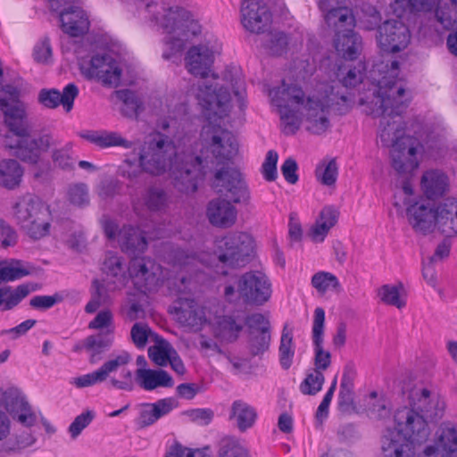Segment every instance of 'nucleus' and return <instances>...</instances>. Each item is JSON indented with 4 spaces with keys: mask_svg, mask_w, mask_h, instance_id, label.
Instances as JSON below:
<instances>
[{
    "mask_svg": "<svg viewBox=\"0 0 457 457\" xmlns=\"http://www.w3.org/2000/svg\"><path fill=\"white\" fill-rule=\"evenodd\" d=\"M32 269L19 260H12L0 268V282H9L31 274Z\"/></svg>",
    "mask_w": 457,
    "mask_h": 457,
    "instance_id": "48",
    "label": "nucleus"
},
{
    "mask_svg": "<svg viewBox=\"0 0 457 457\" xmlns=\"http://www.w3.org/2000/svg\"><path fill=\"white\" fill-rule=\"evenodd\" d=\"M270 332L249 333L248 349L253 356H259L269 350L270 345Z\"/></svg>",
    "mask_w": 457,
    "mask_h": 457,
    "instance_id": "52",
    "label": "nucleus"
},
{
    "mask_svg": "<svg viewBox=\"0 0 457 457\" xmlns=\"http://www.w3.org/2000/svg\"><path fill=\"white\" fill-rule=\"evenodd\" d=\"M219 457H248V455L238 440L227 436L220 440Z\"/></svg>",
    "mask_w": 457,
    "mask_h": 457,
    "instance_id": "55",
    "label": "nucleus"
},
{
    "mask_svg": "<svg viewBox=\"0 0 457 457\" xmlns=\"http://www.w3.org/2000/svg\"><path fill=\"white\" fill-rule=\"evenodd\" d=\"M62 300L63 297L59 293L53 295H35L29 300V305L36 310L46 311Z\"/></svg>",
    "mask_w": 457,
    "mask_h": 457,
    "instance_id": "59",
    "label": "nucleus"
},
{
    "mask_svg": "<svg viewBox=\"0 0 457 457\" xmlns=\"http://www.w3.org/2000/svg\"><path fill=\"white\" fill-rule=\"evenodd\" d=\"M253 238L245 232H231L220 239L216 240V250L213 260L207 261L195 255H188L184 251H178L176 254L178 264L187 272L198 271V263L212 267L213 262H219L224 266H244L253 253Z\"/></svg>",
    "mask_w": 457,
    "mask_h": 457,
    "instance_id": "7",
    "label": "nucleus"
},
{
    "mask_svg": "<svg viewBox=\"0 0 457 457\" xmlns=\"http://www.w3.org/2000/svg\"><path fill=\"white\" fill-rule=\"evenodd\" d=\"M386 74L378 80V88L374 94V107L369 113L380 116L378 137L386 147H392V166L399 174H410L419 166L417 151L419 141L404 136V123L401 113L406 108L409 98L405 93V83L398 78L399 62L392 61Z\"/></svg>",
    "mask_w": 457,
    "mask_h": 457,
    "instance_id": "1",
    "label": "nucleus"
},
{
    "mask_svg": "<svg viewBox=\"0 0 457 457\" xmlns=\"http://www.w3.org/2000/svg\"><path fill=\"white\" fill-rule=\"evenodd\" d=\"M354 19L355 26L357 25L361 29L367 31L376 30L377 32L378 27L385 21L378 7L369 3H362L356 8Z\"/></svg>",
    "mask_w": 457,
    "mask_h": 457,
    "instance_id": "37",
    "label": "nucleus"
},
{
    "mask_svg": "<svg viewBox=\"0 0 457 457\" xmlns=\"http://www.w3.org/2000/svg\"><path fill=\"white\" fill-rule=\"evenodd\" d=\"M210 448L206 447L202 450H191L187 447H183L181 445H174L170 451L166 454L165 457H211L208 453Z\"/></svg>",
    "mask_w": 457,
    "mask_h": 457,
    "instance_id": "64",
    "label": "nucleus"
},
{
    "mask_svg": "<svg viewBox=\"0 0 457 457\" xmlns=\"http://www.w3.org/2000/svg\"><path fill=\"white\" fill-rule=\"evenodd\" d=\"M436 228L446 237L457 236V199H446L437 206Z\"/></svg>",
    "mask_w": 457,
    "mask_h": 457,
    "instance_id": "32",
    "label": "nucleus"
},
{
    "mask_svg": "<svg viewBox=\"0 0 457 457\" xmlns=\"http://www.w3.org/2000/svg\"><path fill=\"white\" fill-rule=\"evenodd\" d=\"M337 165L335 159L324 161L316 168V177L323 185L332 186L337 178Z\"/></svg>",
    "mask_w": 457,
    "mask_h": 457,
    "instance_id": "53",
    "label": "nucleus"
},
{
    "mask_svg": "<svg viewBox=\"0 0 457 457\" xmlns=\"http://www.w3.org/2000/svg\"><path fill=\"white\" fill-rule=\"evenodd\" d=\"M121 71L120 63L111 55L96 54L91 58L86 74L89 78L97 79L104 86L116 87L120 83Z\"/></svg>",
    "mask_w": 457,
    "mask_h": 457,
    "instance_id": "19",
    "label": "nucleus"
},
{
    "mask_svg": "<svg viewBox=\"0 0 457 457\" xmlns=\"http://www.w3.org/2000/svg\"><path fill=\"white\" fill-rule=\"evenodd\" d=\"M206 214L212 225L219 228H229L237 220V211L229 201L216 198L209 202Z\"/></svg>",
    "mask_w": 457,
    "mask_h": 457,
    "instance_id": "28",
    "label": "nucleus"
},
{
    "mask_svg": "<svg viewBox=\"0 0 457 457\" xmlns=\"http://www.w3.org/2000/svg\"><path fill=\"white\" fill-rule=\"evenodd\" d=\"M410 40V29L399 18L386 19L376 32L378 46L387 53L402 51L407 47Z\"/></svg>",
    "mask_w": 457,
    "mask_h": 457,
    "instance_id": "13",
    "label": "nucleus"
},
{
    "mask_svg": "<svg viewBox=\"0 0 457 457\" xmlns=\"http://www.w3.org/2000/svg\"><path fill=\"white\" fill-rule=\"evenodd\" d=\"M41 214H37L34 219L21 228L32 239L38 240L46 237L51 228V213L49 207L45 205L41 209Z\"/></svg>",
    "mask_w": 457,
    "mask_h": 457,
    "instance_id": "44",
    "label": "nucleus"
},
{
    "mask_svg": "<svg viewBox=\"0 0 457 457\" xmlns=\"http://www.w3.org/2000/svg\"><path fill=\"white\" fill-rule=\"evenodd\" d=\"M381 451L385 457H415V445L396 428H387L381 437Z\"/></svg>",
    "mask_w": 457,
    "mask_h": 457,
    "instance_id": "24",
    "label": "nucleus"
},
{
    "mask_svg": "<svg viewBox=\"0 0 457 457\" xmlns=\"http://www.w3.org/2000/svg\"><path fill=\"white\" fill-rule=\"evenodd\" d=\"M202 137L204 149L199 156L203 162L204 174L199 179L207 172L209 162L223 165L214 174V187L235 204H247L250 193L242 174L238 170L226 166L237 152L235 136L227 129L207 127L204 128Z\"/></svg>",
    "mask_w": 457,
    "mask_h": 457,
    "instance_id": "4",
    "label": "nucleus"
},
{
    "mask_svg": "<svg viewBox=\"0 0 457 457\" xmlns=\"http://www.w3.org/2000/svg\"><path fill=\"white\" fill-rule=\"evenodd\" d=\"M130 361L131 355L126 351H121L116 355L112 354V357L104 361L96 370L73 378L71 384L77 388H84L100 384L105 381L110 374L116 372L120 367L126 366Z\"/></svg>",
    "mask_w": 457,
    "mask_h": 457,
    "instance_id": "17",
    "label": "nucleus"
},
{
    "mask_svg": "<svg viewBox=\"0 0 457 457\" xmlns=\"http://www.w3.org/2000/svg\"><path fill=\"white\" fill-rule=\"evenodd\" d=\"M268 42L270 53L274 55H281L287 49L288 38L283 32H275L269 36Z\"/></svg>",
    "mask_w": 457,
    "mask_h": 457,
    "instance_id": "62",
    "label": "nucleus"
},
{
    "mask_svg": "<svg viewBox=\"0 0 457 457\" xmlns=\"http://www.w3.org/2000/svg\"><path fill=\"white\" fill-rule=\"evenodd\" d=\"M243 324L237 322L231 316L220 317L214 327V337L221 343H233L237 340L243 330Z\"/></svg>",
    "mask_w": 457,
    "mask_h": 457,
    "instance_id": "39",
    "label": "nucleus"
},
{
    "mask_svg": "<svg viewBox=\"0 0 457 457\" xmlns=\"http://www.w3.org/2000/svg\"><path fill=\"white\" fill-rule=\"evenodd\" d=\"M115 96L124 104L121 112L125 116H137L142 103L133 91L129 89L117 90L115 91Z\"/></svg>",
    "mask_w": 457,
    "mask_h": 457,
    "instance_id": "49",
    "label": "nucleus"
},
{
    "mask_svg": "<svg viewBox=\"0 0 457 457\" xmlns=\"http://www.w3.org/2000/svg\"><path fill=\"white\" fill-rule=\"evenodd\" d=\"M140 167L152 176H161L167 170L176 189L184 194L195 193L204 174L203 162L190 151L178 153L173 140L155 132L145 140L138 154Z\"/></svg>",
    "mask_w": 457,
    "mask_h": 457,
    "instance_id": "3",
    "label": "nucleus"
},
{
    "mask_svg": "<svg viewBox=\"0 0 457 457\" xmlns=\"http://www.w3.org/2000/svg\"><path fill=\"white\" fill-rule=\"evenodd\" d=\"M258 414L254 407L243 400L232 403L229 411V420L234 421L237 429L244 433L252 428L257 420Z\"/></svg>",
    "mask_w": 457,
    "mask_h": 457,
    "instance_id": "35",
    "label": "nucleus"
},
{
    "mask_svg": "<svg viewBox=\"0 0 457 457\" xmlns=\"http://www.w3.org/2000/svg\"><path fill=\"white\" fill-rule=\"evenodd\" d=\"M436 211L437 207H435L433 204L421 199L409 204L406 209V216L415 232L428 235L436 228Z\"/></svg>",
    "mask_w": 457,
    "mask_h": 457,
    "instance_id": "18",
    "label": "nucleus"
},
{
    "mask_svg": "<svg viewBox=\"0 0 457 457\" xmlns=\"http://www.w3.org/2000/svg\"><path fill=\"white\" fill-rule=\"evenodd\" d=\"M435 3L436 0H395L392 8L394 12L400 17L402 11H398L397 8H403L407 5L411 13L408 20L411 23L412 28L423 36H426L428 35V26L431 25L427 23V21L433 12L432 9Z\"/></svg>",
    "mask_w": 457,
    "mask_h": 457,
    "instance_id": "20",
    "label": "nucleus"
},
{
    "mask_svg": "<svg viewBox=\"0 0 457 457\" xmlns=\"http://www.w3.org/2000/svg\"><path fill=\"white\" fill-rule=\"evenodd\" d=\"M4 407L9 417L24 427L30 428L37 422V416L24 394L16 387L5 390Z\"/></svg>",
    "mask_w": 457,
    "mask_h": 457,
    "instance_id": "16",
    "label": "nucleus"
},
{
    "mask_svg": "<svg viewBox=\"0 0 457 457\" xmlns=\"http://www.w3.org/2000/svg\"><path fill=\"white\" fill-rule=\"evenodd\" d=\"M436 445L446 457L457 454V428L451 422H443L436 432Z\"/></svg>",
    "mask_w": 457,
    "mask_h": 457,
    "instance_id": "40",
    "label": "nucleus"
},
{
    "mask_svg": "<svg viewBox=\"0 0 457 457\" xmlns=\"http://www.w3.org/2000/svg\"><path fill=\"white\" fill-rule=\"evenodd\" d=\"M145 12L154 27L162 29L168 36L164 38L167 46L162 54L170 59L183 49L185 38L181 37L192 21L190 12L179 6H169L163 0H151L145 5Z\"/></svg>",
    "mask_w": 457,
    "mask_h": 457,
    "instance_id": "8",
    "label": "nucleus"
},
{
    "mask_svg": "<svg viewBox=\"0 0 457 457\" xmlns=\"http://www.w3.org/2000/svg\"><path fill=\"white\" fill-rule=\"evenodd\" d=\"M337 80L345 87H354L362 82L364 78V66L359 63L358 67L340 64L336 71Z\"/></svg>",
    "mask_w": 457,
    "mask_h": 457,
    "instance_id": "46",
    "label": "nucleus"
},
{
    "mask_svg": "<svg viewBox=\"0 0 457 457\" xmlns=\"http://www.w3.org/2000/svg\"><path fill=\"white\" fill-rule=\"evenodd\" d=\"M214 62L213 51L204 45L190 47L185 57L186 68L195 77L207 78Z\"/></svg>",
    "mask_w": 457,
    "mask_h": 457,
    "instance_id": "25",
    "label": "nucleus"
},
{
    "mask_svg": "<svg viewBox=\"0 0 457 457\" xmlns=\"http://www.w3.org/2000/svg\"><path fill=\"white\" fill-rule=\"evenodd\" d=\"M95 413L92 411H87L78 415L69 427V432L73 439L77 438L84 428H86L93 420Z\"/></svg>",
    "mask_w": 457,
    "mask_h": 457,
    "instance_id": "60",
    "label": "nucleus"
},
{
    "mask_svg": "<svg viewBox=\"0 0 457 457\" xmlns=\"http://www.w3.org/2000/svg\"><path fill=\"white\" fill-rule=\"evenodd\" d=\"M62 29L71 37L85 34L89 29V21L86 12L75 6L60 12Z\"/></svg>",
    "mask_w": 457,
    "mask_h": 457,
    "instance_id": "31",
    "label": "nucleus"
},
{
    "mask_svg": "<svg viewBox=\"0 0 457 457\" xmlns=\"http://www.w3.org/2000/svg\"><path fill=\"white\" fill-rule=\"evenodd\" d=\"M447 185V176L440 170H428L422 176L421 186L428 198L441 196Z\"/></svg>",
    "mask_w": 457,
    "mask_h": 457,
    "instance_id": "43",
    "label": "nucleus"
},
{
    "mask_svg": "<svg viewBox=\"0 0 457 457\" xmlns=\"http://www.w3.org/2000/svg\"><path fill=\"white\" fill-rule=\"evenodd\" d=\"M245 325L249 333H268L270 332V323L262 313H253L246 317Z\"/></svg>",
    "mask_w": 457,
    "mask_h": 457,
    "instance_id": "58",
    "label": "nucleus"
},
{
    "mask_svg": "<svg viewBox=\"0 0 457 457\" xmlns=\"http://www.w3.org/2000/svg\"><path fill=\"white\" fill-rule=\"evenodd\" d=\"M328 27L335 30L334 46L337 54L345 60H355L362 48V40L353 28L354 15L351 9L337 5L323 12Z\"/></svg>",
    "mask_w": 457,
    "mask_h": 457,
    "instance_id": "9",
    "label": "nucleus"
},
{
    "mask_svg": "<svg viewBox=\"0 0 457 457\" xmlns=\"http://www.w3.org/2000/svg\"><path fill=\"white\" fill-rule=\"evenodd\" d=\"M402 288L401 283L399 285H384L378 289V295L384 303L402 309L406 304V301L400 295L399 290Z\"/></svg>",
    "mask_w": 457,
    "mask_h": 457,
    "instance_id": "50",
    "label": "nucleus"
},
{
    "mask_svg": "<svg viewBox=\"0 0 457 457\" xmlns=\"http://www.w3.org/2000/svg\"><path fill=\"white\" fill-rule=\"evenodd\" d=\"M113 344V336L98 333L90 335L83 340L84 350L89 354L90 363H96L101 360V354L108 351Z\"/></svg>",
    "mask_w": 457,
    "mask_h": 457,
    "instance_id": "42",
    "label": "nucleus"
},
{
    "mask_svg": "<svg viewBox=\"0 0 457 457\" xmlns=\"http://www.w3.org/2000/svg\"><path fill=\"white\" fill-rule=\"evenodd\" d=\"M24 169L13 159H4L0 162V187L13 190L20 187Z\"/></svg>",
    "mask_w": 457,
    "mask_h": 457,
    "instance_id": "38",
    "label": "nucleus"
},
{
    "mask_svg": "<svg viewBox=\"0 0 457 457\" xmlns=\"http://www.w3.org/2000/svg\"><path fill=\"white\" fill-rule=\"evenodd\" d=\"M394 420L396 428L415 446L426 443L431 434L428 420L414 408L405 406L396 410Z\"/></svg>",
    "mask_w": 457,
    "mask_h": 457,
    "instance_id": "10",
    "label": "nucleus"
},
{
    "mask_svg": "<svg viewBox=\"0 0 457 457\" xmlns=\"http://www.w3.org/2000/svg\"><path fill=\"white\" fill-rule=\"evenodd\" d=\"M409 398L428 422H436L444 416L445 403L438 395H432L429 390L416 387L411 391Z\"/></svg>",
    "mask_w": 457,
    "mask_h": 457,
    "instance_id": "21",
    "label": "nucleus"
},
{
    "mask_svg": "<svg viewBox=\"0 0 457 457\" xmlns=\"http://www.w3.org/2000/svg\"><path fill=\"white\" fill-rule=\"evenodd\" d=\"M12 431V420L4 411H0V457L18 455L21 451L31 446L36 442L35 436L30 433H23L10 438Z\"/></svg>",
    "mask_w": 457,
    "mask_h": 457,
    "instance_id": "15",
    "label": "nucleus"
},
{
    "mask_svg": "<svg viewBox=\"0 0 457 457\" xmlns=\"http://www.w3.org/2000/svg\"><path fill=\"white\" fill-rule=\"evenodd\" d=\"M170 204L169 193L160 186L147 187L131 200L134 213L144 220H148L151 213L166 212Z\"/></svg>",
    "mask_w": 457,
    "mask_h": 457,
    "instance_id": "12",
    "label": "nucleus"
},
{
    "mask_svg": "<svg viewBox=\"0 0 457 457\" xmlns=\"http://www.w3.org/2000/svg\"><path fill=\"white\" fill-rule=\"evenodd\" d=\"M136 381L145 391H153L158 387L170 388L174 386L172 377L162 369H137Z\"/></svg>",
    "mask_w": 457,
    "mask_h": 457,
    "instance_id": "33",
    "label": "nucleus"
},
{
    "mask_svg": "<svg viewBox=\"0 0 457 457\" xmlns=\"http://www.w3.org/2000/svg\"><path fill=\"white\" fill-rule=\"evenodd\" d=\"M69 200L78 206H85L89 204L88 187L84 183L74 184L68 191Z\"/></svg>",
    "mask_w": 457,
    "mask_h": 457,
    "instance_id": "57",
    "label": "nucleus"
},
{
    "mask_svg": "<svg viewBox=\"0 0 457 457\" xmlns=\"http://www.w3.org/2000/svg\"><path fill=\"white\" fill-rule=\"evenodd\" d=\"M427 23L428 34L437 31V25L445 29H457V0H439Z\"/></svg>",
    "mask_w": 457,
    "mask_h": 457,
    "instance_id": "27",
    "label": "nucleus"
},
{
    "mask_svg": "<svg viewBox=\"0 0 457 457\" xmlns=\"http://www.w3.org/2000/svg\"><path fill=\"white\" fill-rule=\"evenodd\" d=\"M312 286L320 293H325L329 288L339 291L341 288L338 278L332 273L320 271L312 278Z\"/></svg>",
    "mask_w": 457,
    "mask_h": 457,
    "instance_id": "51",
    "label": "nucleus"
},
{
    "mask_svg": "<svg viewBox=\"0 0 457 457\" xmlns=\"http://www.w3.org/2000/svg\"><path fill=\"white\" fill-rule=\"evenodd\" d=\"M175 348L167 340H157L154 345L148 348V356L151 361L160 366L165 367L169 361L175 354Z\"/></svg>",
    "mask_w": 457,
    "mask_h": 457,
    "instance_id": "47",
    "label": "nucleus"
},
{
    "mask_svg": "<svg viewBox=\"0 0 457 457\" xmlns=\"http://www.w3.org/2000/svg\"><path fill=\"white\" fill-rule=\"evenodd\" d=\"M56 145L51 146V159L54 165L62 170H70L74 168L76 158L74 157L73 143L69 141L61 145L60 140L54 136Z\"/></svg>",
    "mask_w": 457,
    "mask_h": 457,
    "instance_id": "41",
    "label": "nucleus"
},
{
    "mask_svg": "<svg viewBox=\"0 0 457 457\" xmlns=\"http://www.w3.org/2000/svg\"><path fill=\"white\" fill-rule=\"evenodd\" d=\"M271 21V13L264 4L254 0H243L241 22L245 29L253 33L266 30Z\"/></svg>",
    "mask_w": 457,
    "mask_h": 457,
    "instance_id": "22",
    "label": "nucleus"
},
{
    "mask_svg": "<svg viewBox=\"0 0 457 457\" xmlns=\"http://www.w3.org/2000/svg\"><path fill=\"white\" fill-rule=\"evenodd\" d=\"M295 347L293 341V333L287 325H285L280 337L278 347L279 363L284 370H288L293 364Z\"/></svg>",
    "mask_w": 457,
    "mask_h": 457,
    "instance_id": "45",
    "label": "nucleus"
},
{
    "mask_svg": "<svg viewBox=\"0 0 457 457\" xmlns=\"http://www.w3.org/2000/svg\"><path fill=\"white\" fill-rule=\"evenodd\" d=\"M80 137L99 148H109L120 146L130 149L134 144L124 138L119 132L105 129L87 130L80 134Z\"/></svg>",
    "mask_w": 457,
    "mask_h": 457,
    "instance_id": "34",
    "label": "nucleus"
},
{
    "mask_svg": "<svg viewBox=\"0 0 457 457\" xmlns=\"http://www.w3.org/2000/svg\"><path fill=\"white\" fill-rule=\"evenodd\" d=\"M278 155L274 150L267 153L264 162L262 163V175L268 181H273L277 179V162Z\"/></svg>",
    "mask_w": 457,
    "mask_h": 457,
    "instance_id": "63",
    "label": "nucleus"
},
{
    "mask_svg": "<svg viewBox=\"0 0 457 457\" xmlns=\"http://www.w3.org/2000/svg\"><path fill=\"white\" fill-rule=\"evenodd\" d=\"M270 103L277 107L280 116L281 129L285 135H294L300 128L302 120L307 122V129L313 134H322L330 126L328 113L333 110L338 114L346 113L351 100L345 93L304 90L296 84H286L273 87L269 92Z\"/></svg>",
    "mask_w": 457,
    "mask_h": 457,
    "instance_id": "2",
    "label": "nucleus"
},
{
    "mask_svg": "<svg viewBox=\"0 0 457 457\" xmlns=\"http://www.w3.org/2000/svg\"><path fill=\"white\" fill-rule=\"evenodd\" d=\"M177 406L178 403L172 397L159 399L152 403H143L136 419V424L139 428L150 427Z\"/></svg>",
    "mask_w": 457,
    "mask_h": 457,
    "instance_id": "26",
    "label": "nucleus"
},
{
    "mask_svg": "<svg viewBox=\"0 0 457 457\" xmlns=\"http://www.w3.org/2000/svg\"><path fill=\"white\" fill-rule=\"evenodd\" d=\"M105 236L109 239H118L123 252L136 255L147 247V241L143 231L133 226H123L119 229L116 222L107 220L103 224ZM136 288L146 294L157 289L161 282V266L154 260L134 256L128 268Z\"/></svg>",
    "mask_w": 457,
    "mask_h": 457,
    "instance_id": "5",
    "label": "nucleus"
},
{
    "mask_svg": "<svg viewBox=\"0 0 457 457\" xmlns=\"http://www.w3.org/2000/svg\"><path fill=\"white\" fill-rule=\"evenodd\" d=\"M89 329H106L104 335L112 336L114 333V318L110 310L100 311L96 316L88 323Z\"/></svg>",
    "mask_w": 457,
    "mask_h": 457,
    "instance_id": "54",
    "label": "nucleus"
},
{
    "mask_svg": "<svg viewBox=\"0 0 457 457\" xmlns=\"http://www.w3.org/2000/svg\"><path fill=\"white\" fill-rule=\"evenodd\" d=\"M121 183L112 178H108L100 182L97 187L98 195L103 199L112 198L119 194Z\"/></svg>",
    "mask_w": 457,
    "mask_h": 457,
    "instance_id": "61",
    "label": "nucleus"
},
{
    "mask_svg": "<svg viewBox=\"0 0 457 457\" xmlns=\"http://www.w3.org/2000/svg\"><path fill=\"white\" fill-rule=\"evenodd\" d=\"M46 204L37 196L26 194L19 196L12 204V215L21 228L34 219L37 214H41V209Z\"/></svg>",
    "mask_w": 457,
    "mask_h": 457,
    "instance_id": "30",
    "label": "nucleus"
},
{
    "mask_svg": "<svg viewBox=\"0 0 457 457\" xmlns=\"http://www.w3.org/2000/svg\"><path fill=\"white\" fill-rule=\"evenodd\" d=\"M78 95V87L70 83L64 87L62 93L57 89H42L38 94V101L45 107L51 109L62 104L66 112H70Z\"/></svg>",
    "mask_w": 457,
    "mask_h": 457,
    "instance_id": "29",
    "label": "nucleus"
},
{
    "mask_svg": "<svg viewBox=\"0 0 457 457\" xmlns=\"http://www.w3.org/2000/svg\"><path fill=\"white\" fill-rule=\"evenodd\" d=\"M325 377L320 370H313L308 374L300 386L301 392L304 395H316L322 388Z\"/></svg>",
    "mask_w": 457,
    "mask_h": 457,
    "instance_id": "56",
    "label": "nucleus"
},
{
    "mask_svg": "<svg viewBox=\"0 0 457 457\" xmlns=\"http://www.w3.org/2000/svg\"><path fill=\"white\" fill-rule=\"evenodd\" d=\"M195 95L199 105L209 117L213 115L222 118L227 115L230 94L226 88L204 81L198 83Z\"/></svg>",
    "mask_w": 457,
    "mask_h": 457,
    "instance_id": "14",
    "label": "nucleus"
},
{
    "mask_svg": "<svg viewBox=\"0 0 457 457\" xmlns=\"http://www.w3.org/2000/svg\"><path fill=\"white\" fill-rule=\"evenodd\" d=\"M0 106L11 133L6 137L5 145L12 151V155L21 162L37 164L41 155L56 145L54 135L47 131L30 132L25 121L26 111L22 102L12 104L6 99H0Z\"/></svg>",
    "mask_w": 457,
    "mask_h": 457,
    "instance_id": "6",
    "label": "nucleus"
},
{
    "mask_svg": "<svg viewBox=\"0 0 457 457\" xmlns=\"http://www.w3.org/2000/svg\"><path fill=\"white\" fill-rule=\"evenodd\" d=\"M325 323V312L321 307H317L314 311L312 322V342L314 347V370L322 372L326 370L331 363V354L323 348V334Z\"/></svg>",
    "mask_w": 457,
    "mask_h": 457,
    "instance_id": "23",
    "label": "nucleus"
},
{
    "mask_svg": "<svg viewBox=\"0 0 457 457\" xmlns=\"http://www.w3.org/2000/svg\"><path fill=\"white\" fill-rule=\"evenodd\" d=\"M39 285L33 282L19 285L14 289L10 286L0 288V307L3 311L12 310L17 306L29 293L39 289Z\"/></svg>",
    "mask_w": 457,
    "mask_h": 457,
    "instance_id": "36",
    "label": "nucleus"
},
{
    "mask_svg": "<svg viewBox=\"0 0 457 457\" xmlns=\"http://www.w3.org/2000/svg\"><path fill=\"white\" fill-rule=\"evenodd\" d=\"M237 284L238 295L245 303L262 305L270 298L271 284L262 272H246L239 277Z\"/></svg>",
    "mask_w": 457,
    "mask_h": 457,
    "instance_id": "11",
    "label": "nucleus"
}]
</instances>
